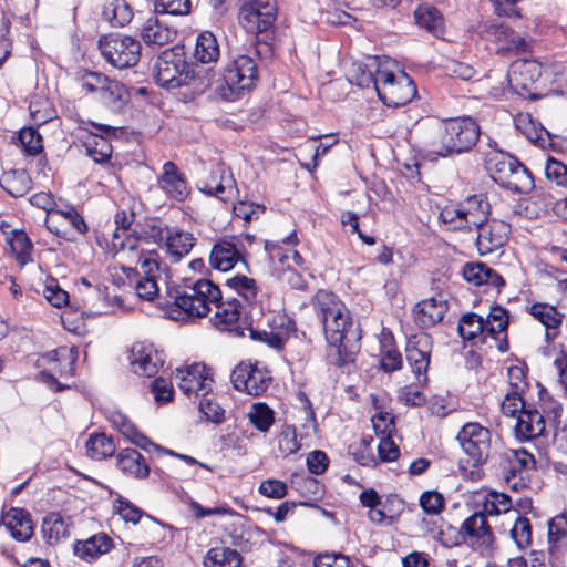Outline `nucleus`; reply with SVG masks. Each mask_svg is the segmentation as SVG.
Instances as JSON below:
<instances>
[{"instance_id": "nucleus-1", "label": "nucleus", "mask_w": 567, "mask_h": 567, "mask_svg": "<svg viewBox=\"0 0 567 567\" xmlns=\"http://www.w3.org/2000/svg\"><path fill=\"white\" fill-rule=\"evenodd\" d=\"M312 307L333 351L329 353L331 363L342 368L353 362L360 350L361 330L349 309L328 290H319L315 295Z\"/></svg>"}, {"instance_id": "nucleus-2", "label": "nucleus", "mask_w": 567, "mask_h": 567, "mask_svg": "<svg viewBox=\"0 0 567 567\" xmlns=\"http://www.w3.org/2000/svg\"><path fill=\"white\" fill-rule=\"evenodd\" d=\"M167 293L173 299L168 313L175 321L204 318L220 301L219 287L205 278L184 280L183 285L169 287Z\"/></svg>"}, {"instance_id": "nucleus-3", "label": "nucleus", "mask_w": 567, "mask_h": 567, "mask_svg": "<svg viewBox=\"0 0 567 567\" xmlns=\"http://www.w3.org/2000/svg\"><path fill=\"white\" fill-rule=\"evenodd\" d=\"M258 81V66L248 54H239L233 59L223 72H213L206 87L223 101L233 102L251 91Z\"/></svg>"}, {"instance_id": "nucleus-4", "label": "nucleus", "mask_w": 567, "mask_h": 567, "mask_svg": "<svg viewBox=\"0 0 567 567\" xmlns=\"http://www.w3.org/2000/svg\"><path fill=\"white\" fill-rule=\"evenodd\" d=\"M480 135V125L471 116L449 118L437 125L431 142L432 151L440 156L468 152L476 145Z\"/></svg>"}, {"instance_id": "nucleus-5", "label": "nucleus", "mask_w": 567, "mask_h": 567, "mask_svg": "<svg viewBox=\"0 0 567 567\" xmlns=\"http://www.w3.org/2000/svg\"><path fill=\"white\" fill-rule=\"evenodd\" d=\"M377 94L388 106L399 107L411 102L417 93L414 81L404 72L394 74L386 63L377 75Z\"/></svg>"}, {"instance_id": "nucleus-6", "label": "nucleus", "mask_w": 567, "mask_h": 567, "mask_svg": "<svg viewBox=\"0 0 567 567\" xmlns=\"http://www.w3.org/2000/svg\"><path fill=\"white\" fill-rule=\"evenodd\" d=\"M99 49L114 68L127 69L140 61L142 45L137 39L130 35L110 34L100 38Z\"/></svg>"}, {"instance_id": "nucleus-7", "label": "nucleus", "mask_w": 567, "mask_h": 567, "mask_svg": "<svg viewBox=\"0 0 567 567\" xmlns=\"http://www.w3.org/2000/svg\"><path fill=\"white\" fill-rule=\"evenodd\" d=\"M457 440L473 466L485 463L493 454L492 433L478 423H466Z\"/></svg>"}, {"instance_id": "nucleus-8", "label": "nucleus", "mask_w": 567, "mask_h": 567, "mask_svg": "<svg viewBox=\"0 0 567 567\" xmlns=\"http://www.w3.org/2000/svg\"><path fill=\"white\" fill-rule=\"evenodd\" d=\"M47 229L65 240H73V233L85 234L87 225L75 207L69 203H60L51 215L45 218Z\"/></svg>"}, {"instance_id": "nucleus-9", "label": "nucleus", "mask_w": 567, "mask_h": 567, "mask_svg": "<svg viewBox=\"0 0 567 567\" xmlns=\"http://www.w3.org/2000/svg\"><path fill=\"white\" fill-rule=\"evenodd\" d=\"M462 540L481 555L489 556L494 549L495 536L483 512H475L462 526Z\"/></svg>"}, {"instance_id": "nucleus-10", "label": "nucleus", "mask_w": 567, "mask_h": 567, "mask_svg": "<svg viewBox=\"0 0 567 567\" xmlns=\"http://www.w3.org/2000/svg\"><path fill=\"white\" fill-rule=\"evenodd\" d=\"M231 382L236 390L259 396L267 391L271 375L259 362H240L231 372Z\"/></svg>"}, {"instance_id": "nucleus-11", "label": "nucleus", "mask_w": 567, "mask_h": 567, "mask_svg": "<svg viewBox=\"0 0 567 567\" xmlns=\"http://www.w3.org/2000/svg\"><path fill=\"white\" fill-rule=\"evenodd\" d=\"M186 62L181 49L172 48L163 51L155 63L156 83L166 89H175L186 84L187 74H184Z\"/></svg>"}, {"instance_id": "nucleus-12", "label": "nucleus", "mask_w": 567, "mask_h": 567, "mask_svg": "<svg viewBox=\"0 0 567 567\" xmlns=\"http://www.w3.org/2000/svg\"><path fill=\"white\" fill-rule=\"evenodd\" d=\"M432 348V337L426 332L413 334L406 341L405 358L420 385H425L429 381Z\"/></svg>"}, {"instance_id": "nucleus-13", "label": "nucleus", "mask_w": 567, "mask_h": 567, "mask_svg": "<svg viewBox=\"0 0 567 567\" xmlns=\"http://www.w3.org/2000/svg\"><path fill=\"white\" fill-rule=\"evenodd\" d=\"M275 0H248L240 9L239 18L247 31L261 33L267 31L276 20Z\"/></svg>"}, {"instance_id": "nucleus-14", "label": "nucleus", "mask_w": 567, "mask_h": 567, "mask_svg": "<svg viewBox=\"0 0 567 567\" xmlns=\"http://www.w3.org/2000/svg\"><path fill=\"white\" fill-rule=\"evenodd\" d=\"M128 362L134 374L143 378H152L164 365L165 358L153 343L145 341L135 342L128 354Z\"/></svg>"}, {"instance_id": "nucleus-15", "label": "nucleus", "mask_w": 567, "mask_h": 567, "mask_svg": "<svg viewBox=\"0 0 567 567\" xmlns=\"http://www.w3.org/2000/svg\"><path fill=\"white\" fill-rule=\"evenodd\" d=\"M542 76V65L535 60H520L512 64L508 81L513 90L523 97H538L535 84Z\"/></svg>"}, {"instance_id": "nucleus-16", "label": "nucleus", "mask_w": 567, "mask_h": 567, "mask_svg": "<svg viewBox=\"0 0 567 567\" xmlns=\"http://www.w3.org/2000/svg\"><path fill=\"white\" fill-rule=\"evenodd\" d=\"M177 385L187 396H206L212 390L213 379L204 363H193L176 369Z\"/></svg>"}, {"instance_id": "nucleus-17", "label": "nucleus", "mask_w": 567, "mask_h": 567, "mask_svg": "<svg viewBox=\"0 0 567 567\" xmlns=\"http://www.w3.org/2000/svg\"><path fill=\"white\" fill-rule=\"evenodd\" d=\"M476 247L480 255L492 254L508 240L511 225L499 219H487L477 228Z\"/></svg>"}, {"instance_id": "nucleus-18", "label": "nucleus", "mask_w": 567, "mask_h": 567, "mask_svg": "<svg viewBox=\"0 0 567 567\" xmlns=\"http://www.w3.org/2000/svg\"><path fill=\"white\" fill-rule=\"evenodd\" d=\"M198 189L226 203L236 190L235 179L226 166L218 164L212 168L208 178L200 182Z\"/></svg>"}, {"instance_id": "nucleus-19", "label": "nucleus", "mask_w": 567, "mask_h": 567, "mask_svg": "<svg viewBox=\"0 0 567 567\" xmlns=\"http://www.w3.org/2000/svg\"><path fill=\"white\" fill-rule=\"evenodd\" d=\"M463 278L474 286H485L487 289H495L497 292L505 286L504 278L492 267L483 262H467L463 266Z\"/></svg>"}, {"instance_id": "nucleus-20", "label": "nucleus", "mask_w": 567, "mask_h": 567, "mask_svg": "<svg viewBox=\"0 0 567 567\" xmlns=\"http://www.w3.org/2000/svg\"><path fill=\"white\" fill-rule=\"evenodd\" d=\"M235 237H224L212 248L209 264L219 271H228L243 260Z\"/></svg>"}, {"instance_id": "nucleus-21", "label": "nucleus", "mask_w": 567, "mask_h": 567, "mask_svg": "<svg viewBox=\"0 0 567 567\" xmlns=\"http://www.w3.org/2000/svg\"><path fill=\"white\" fill-rule=\"evenodd\" d=\"M158 185L171 198L177 202H183L188 195V186L184 174L171 161L163 165Z\"/></svg>"}, {"instance_id": "nucleus-22", "label": "nucleus", "mask_w": 567, "mask_h": 567, "mask_svg": "<svg viewBox=\"0 0 567 567\" xmlns=\"http://www.w3.org/2000/svg\"><path fill=\"white\" fill-rule=\"evenodd\" d=\"M446 311L447 303L444 299L431 297L414 306L413 319L420 328H429L442 321Z\"/></svg>"}, {"instance_id": "nucleus-23", "label": "nucleus", "mask_w": 567, "mask_h": 567, "mask_svg": "<svg viewBox=\"0 0 567 567\" xmlns=\"http://www.w3.org/2000/svg\"><path fill=\"white\" fill-rule=\"evenodd\" d=\"M545 432L544 415L533 405H528L517 415L515 434L519 440H533Z\"/></svg>"}, {"instance_id": "nucleus-24", "label": "nucleus", "mask_w": 567, "mask_h": 567, "mask_svg": "<svg viewBox=\"0 0 567 567\" xmlns=\"http://www.w3.org/2000/svg\"><path fill=\"white\" fill-rule=\"evenodd\" d=\"M518 159L508 153L495 151L487 155V168L493 181L505 188L516 167Z\"/></svg>"}, {"instance_id": "nucleus-25", "label": "nucleus", "mask_w": 567, "mask_h": 567, "mask_svg": "<svg viewBox=\"0 0 567 567\" xmlns=\"http://www.w3.org/2000/svg\"><path fill=\"white\" fill-rule=\"evenodd\" d=\"M488 213L489 204L483 195L470 196L461 203V226L468 230L477 228L487 220Z\"/></svg>"}, {"instance_id": "nucleus-26", "label": "nucleus", "mask_w": 567, "mask_h": 567, "mask_svg": "<svg viewBox=\"0 0 567 567\" xmlns=\"http://www.w3.org/2000/svg\"><path fill=\"white\" fill-rule=\"evenodd\" d=\"M2 520L11 536L18 542H27L33 535V524L29 512L22 508H10Z\"/></svg>"}, {"instance_id": "nucleus-27", "label": "nucleus", "mask_w": 567, "mask_h": 567, "mask_svg": "<svg viewBox=\"0 0 567 567\" xmlns=\"http://www.w3.org/2000/svg\"><path fill=\"white\" fill-rule=\"evenodd\" d=\"M141 37L147 45L163 47L175 39L176 31L153 16L142 25Z\"/></svg>"}, {"instance_id": "nucleus-28", "label": "nucleus", "mask_w": 567, "mask_h": 567, "mask_svg": "<svg viewBox=\"0 0 567 567\" xmlns=\"http://www.w3.org/2000/svg\"><path fill=\"white\" fill-rule=\"evenodd\" d=\"M116 466L125 475L135 478H145L150 474L145 458L135 449L121 450L116 455Z\"/></svg>"}, {"instance_id": "nucleus-29", "label": "nucleus", "mask_w": 567, "mask_h": 567, "mask_svg": "<svg viewBox=\"0 0 567 567\" xmlns=\"http://www.w3.org/2000/svg\"><path fill=\"white\" fill-rule=\"evenodd\" d=\"M528 312L546 327L547 341H550L557 337L558 329L564 320V315L560 313L554 306L536 302L529 307Z\"/></svg>"}, {"instance_id": "nucleus-30", "label": "nucleus", "mask_w": 567, "mask_h": 567, "mask_svg": "<svg viewBox=\"0 0 567 567\" xmlns=\"http://www.w3.org/2000/svg\"><path fill=\"white\" fill-rule=\"evenodd\" d=\"M388 62H380L379 58L374 56L369 60L368 64L353 63L349 71L351 82L359 87L373 86L377 91V75L379 71L384 70Z\"/></svg>"}, {"instance_id": "nucleus-31", "label": "nucleus", "mask_w": 567, "mask_h": 567, "mask_svg": "<svg viewBox=\"0 0 567 567\" xmlns=\"http://www.w3.org/2000/svg\"><path fill=\"white\" fill-rule=\"evenodd\" d=\"M195 240L193 234L188 231L168 230L165 238V247L173 262H177L188 255L195 245Z\"/></svg>"}, {"instance_id": "nucleus-32", "label": "nucleus", "mask_w": 567, "mask_h": 567, "mask_svg": "<svg viewBox=\"0 0 567 567\" xmlns=\"http://www.w3.org/2000/svg\"><path fill=\"white\" fill-rule=\"evenodd\" d=\"M103 18L114 28H122L133 19V9L125 0H112L102 11Z\"/></svg>"}, {"instance_id": "nucleus-33", "label": "nucleus", "mask_w": 567, "mask_h": 567, "mask_svg": "<svg viewBox=\"0 0 567 567\" xmlns=\"http://www.w3.org/2000/svg\"><path fill=\"white\" fill-rule=\"evenodd\" d=\"M219 54L220 50L217 39L212 32L204 31L198 34L194 52V56L198 62L203 64L216 62Z\"/></svg>"}, {"instance_id": "nucleus-34", "label": "nucleus", "mask_w": 567, "mask_h": 567, "mask_svg": "<svg viewBox=\"0 0 567 567\" xmlns=\"http://www.w3.org/2000/svg\"><path fill=\"white\" fill-rule=\"evenodd\" d=\"M112 540L105 534H97L74 547L75 554L84 559L92 560L97 556L105 554L111 548Z\"/></svg>"}, {"instance_id": "nucleus-35", "label": "nucleus", "mask_w": 567, "mask_h": 567, "mask_svg": "<svg viewBox=\"0 0 567 567\" xmlns=\"http://www.w3.org/2000/svg\"><path fill=\"white\" fill-rule=\"evenodd\" d=\"M2 188L12 197H22L30 189L32 181L25 171H11L1 177Z\"/></svg>"}, {"instance_id": "nucleus-36", "label": "nucleus", "mask_w": 567, "mask_h": 567, "mask_svg": "<svg viewBox=\"0 0 567 567\" xmlns=\"http://www.w3.org/2000/svg\"><path fill=\"white\" fill-rule=\"evenodd\" d=\"M205 567H240L241 556L228 547L210 548L204 559Z\"/></svg>"}, {"instance_id": "nucleus-37", "label": "nucleus", "mask_w": 567, "mask_h": 567, "mask_svg": "<svg viewBox=\"0 0 567 567\" xmlns=\"http://www.w3.org/2000/svg\"><path fill=\"white\" fill-rule=\"evenodd\" d=\"M41 532L48 542L56 543L69 535V525L60 513L52 512L43 518Z\"/></svg>"}, {"instance_id": "nucleus-38", "label": "nucleus", "mask_w": 567, "mask_h": 567, "mask_svg": "<svg viewBox=\"0 0 567 567\" xmlns=\"http://www.w3.org/2000/svg\"><path fill=\"white\" fill-rule=\"evenodd\" d=\"M100 100L113 110H121L128 100V92L124 84L109 79L100 94Z\"/></svg>"}, {"instance_id": "nucleus-39", "label": "nucleus", "mask_w": 567, "mask_h": 567, "mask_svg": "<svg viewBox=\"0 0 567 567\" xmlns=\"http://www.w3.org/2000/svg\"><path fill=\"white\" fill-rule=\"evenodd\" d=\"M86 454L91 458L103 460L114 454L115 443L112 437L104 433H95L90 435L85 443Z\"/></svg>"}, {"instance_id": "nucleus-40", "label": "nucleus", "mask_w": 567, "mask_h": 567, "mask_svg": "<svg viewBox=\"0 0 567 567\" xmlns=\"http://www.w3.org/2000/svg\"><path fill=\"white\" fill-rule=\"evenodd\" d=\"M416 24L430 32L436 33L442 30L443 17L439 10L429 4H420L414 11Z\"/></svg>"}, {"instance_id": "nucleus-41", "label": "nucleus", "mask_w": 567, "mask_h": 567, "mask_svg": "<svg viewBox=\"0 0 567 567\" xmlns=\"http://www.w3.org/2000/svg\"><path fill=\"white\" fill-rule=\"evenodd\" d=\"M534 187L535 183L530 171L523 163L518 162V167L515 168L505 189L518 194H528Z\"/></svg>"}, {"instance_id": "nucleus-42", "label": "nucleus", "mask_w": 567, "mask_h": 567, "mask_svg": "<svg viewBox=\"0 0 567 567\" xmlns=\"http://www.w3.org/2000/svg\"><path fill=\"white\" fill-rule=\"evenodd\" d=\"M509 534L519 550H526L532 546L533 529L530 520L527 517L517 516Z\"/></svg>"}, {"instance_id": "nucleus-43", "label": "nucleus", "mask_w": 567, "mask_h": 567, "mask_svg": "<svg viewBox=\"0 0 567 567\" xmlns=\"http://www.w3.org/2000/svg\"><path fill=\"white\" fill-rule=\"evenodd\" d=\"M517 464L518 461L514 457V450H507L499 454L501 475L513 489H518V482L516 478L519 477V480H523Z\"/></svg>"}, {"instance_id": "nucleus-44", "label": "nucleus", "mask_w": 567, "mask_h": 567, "mask_svg": "<svg viewBox=\"0 0 567 567\" xmlns=\"http://www.w3.org/2000/svg\"><path fill=\"white\" fill-rule=\"evenodd\" d=\"M460 336L465 340H473L484 334V319L476 313L463 315L457 327Z\"/></svg>"}, {"instance_id": "nucleus-45", "label": "nucleus", "mask_w": 567, "mask_h": 567, "mask_svg": "<svg viewBox=\"0 0 567 567\" xmlns=\"http://www.w3.org/2000/svg\"><path fill=\"white\" fill-rule=\"evenodd\" d=\"M248 417L260 432H267L275 422L274 411L261 402L252 404Z\"/></svg>"}, {"instance_id": "nucleus-46", "label": "nucleus", "mask_w": 567, "mask_h": 567, "mask_svg": "<svg viewBox=\"0 0 567 567\" xmlns=\"http://www.w3.org/2000/svg\"><path fill=\"white\" fill-rule=\"evenodd\" d=\"M213 308L216 309L215 317L219 323L231 324L239 319L240 303L236 298L224 301L220 295V301L214 303Z\"/></svg>"}, {"instance_id": "nucleus-47", "label": "nucleus", "mask_w": 567, "mask_h": 567, "mask_svg": "<svg viewBox=\"0 0 567 567\" xmlns=\"http://www.w3.org/2000/svg\"><path fill=\"white\" fill-rule=\"evenodd\" d=\"M226 285L248 302L254 301L257 297L258 288L256 281L245 275H236L228 278Z\"/></svg>"}, {"instance_id": "nucleus-48", "label": "nucleus", "mask_w": 567, "mask_h": 567, "mask_svg": "<svg viewBox=\"0 0 567 567\" xmlns=\"http://www.w3.org/2000/svg\"><path fill=\"white\" fill-rule=\"evenodd\" d=\"M567 537V513L558 514L548 522V550L555 551L558 543Z\"/></svg>"}, {"instance_id": "nucleus-49", "label": "nucleus", "mask_w": 567, "mask_h": 567, "mask_svg": "<svg viewBox=\"0 0 567 567\" xmlns=\"http://www.w3.org/2000/svg\"><path fill=\"white\" fill-rule=\"evenodd\" d=\"M86 152L89 156L95 163H105L111 158L112 145L107 138L99 135H94L85 143Z\"/></svg>"}, {"instance_id": "nucleus-50", "label": "nucleus", "mask_w": 567, "mask_h": 567, "mask_svg": "<svg viewBox=\"0 0 567 567\" xmlns=\"http://www.w3.org/2000/svg\"><path fill=\"white\" fill-rule=\"evenodd\" d=\"M511 507L512 499L508 495L493 492L484 502L483 509L481 512L485 513L486 516H494L509 512Z\"/></svg>"}, {"instance_id": "nucleus-51", "label": "nucleus", "mask_w": 567, "mask_h": 567, "mask_svg": "<svg viewBox=\"0 0 567 567\" xmlns=\"http://www.w3.org/2000/svg\"><path fill=\"white\" fill-rule=\"evenodd\" d=\"M546 178L557 186L567 187V165L548 156L544 166Z\"/></svg>"}, {"instance_id": "nucleus-52", "label": "nucleus", "mask_w": 567, "mask_h": 567, "mask_svg": "<svg viewBox=\"0 0 567 567\" xmlns=\"http://www.w3.org/2000/svg\"><path fill=\"white\" fill-rule=\"evenodd\" d=\"M19 141L28 155L35 156L43 151L42 136L34 127H24L19 133Z\"/></svg>"}, {"instance_id": "nucleus-53", "label": "nucleus", "mask_w": 567, "mask_h": 567, "mask_svg": "<svg viewBox=\"0 0 567 567\" xmlns=\"http://www.w3.org/2000/svg\"><path fill=\"white\" fill-rule=\"evenodd\" d=\"M419 504L425 514L439 516L445 508V498L437 491H426L421 494Z\"/></svg>"}, {"instance_id": "nucleus-54", "label": "nucleus", "mask_w": 567, "mask_h": 567, "mask_svg": "<svg viewBox=\"0 0 567 567\" xmlns=\"http://www.w3.org/2000/svg\"><path fill=\"white\" fill-rule=\"evenodd\" d=\"M12 251L16 254L17 260L21 266L25 265L30 260V254L32 250V244L28 236L20 231L14 233L12 238L9 240Z\"/></svg>"}, {"instance_id": "nucleus-55", "label": "nucleus", "mask_w": 567, "mask_h": 567, "mask_svg": "<svg viewBox=\"0 0 567 567\" xmlns=\"http://www.w3.org/2000/svg\"><path fill=\"white\" fill-rule=\"evenodd\" d=\"M138 264L144 274V277L157 279L161 267V258L157 250H141L138 256Z\"/></svg>"}, {"instance_id": "nucleus-56", "label": "nucleus", "mask_w": 567, "mask_h": 567, "mask_svg": "<svg viewBox=\"0 0 567 567\" xmlns=\"http://www.w3.org/2000/svg\"><path fill=\"white\" fill-rule=\"evenodd\" d=\"M528 405L529 404H527L523 399V393L508 391L501 403V410L504 415L514 417L518 415L522 410H525Z\"/></svg>"}, {"instance_id": "nucleus-57", "label": "nucleus", "mask_w": 567, "mask_h": 567, "mask_svg": "<svg viewBox=\"0 0 567 567\" xmlns=\"http://www.w3.org/2000/svg\"><path fill=\"white\" fill-rule=\"evenodd\" d=\"M155 8L162 13L187 16L192 11V2L190 0H156Z\"/></svg>"}, {"instance_id": "nucleus-58", "label": "nucleus", "mask_w": 567, "mask_h": 567, "mask_svg": "<svg viewBox=\"0 0 567 567\" xmlns=\"http://www.w3.org/2000/svg\"><path fill=\"white\" fill-rule=\"evenodd\" d=\"M114 509L127 523L137 524L143 516V512L130 501L118 496L114 502Z\"/></svg>"}, {"instance_id": "nucleus-59", "label": "nucleus", "mask_w": 567, "mask_h": 567, "mask_svg": "<svg viewBox=\"0 0 567 567\" xmlns=\"http://www.w3.org/2000/svg\"><path fill=\"white\" fill-rule=\"evenodd\" d=\"M315 567H352L351 560L348 556L341 553H323L319 554L313 559Z\"/></svg>"}, {"instance_id": "nucleus-60", "label": "nucleus", "mask_w": 567, "mask_h": 567, "mask_svg": "<svg viewBox=\"0 0 567 567\" xmlns=\"http://www.w3.org/2000/svg\"><path fill=\"white\" fill-rule=\"evenodd\" d=\"M109 78L105 76L102 73L99 72H85L81 79V86L87 92V93H99L101 94L102 90L104 89L105 84H107Z\"/></svg>"}, {"instance_id": "nucleus-61", "label": "nucleus", "mask_w": 567, "mask_h": 567, "mask_svg": "<svg viewBox=\"0 0 567 567\" xmlns=\"http://www.w3.org/2000/svg\"><path fill=\"white\" fill-rule=\"evenodd\" d=\"M435 540L447 548L457 546L463 542L461 528L456 529L455 527L441 522V529L437 532Z\"/></svg>"}, {"instance_id": "nucleus-62", "label": "nucleus", "mask_w": 567, "mask_h": 567, "mask_svg": "<svg viewBox=\"0 0 567 567\" xmlns=\"http://www.w3.org/2000/svg\"><path fill=\"white\" fill-rule=\"evenodd\" d=\"M152 393L158 403H167L173 400L174 389L171 381L159 377L151 384Z\"/></svg>"}, {"instance_id": "nucleus-63", "label": "nucleus", "mask_w": 567, "mask_h": 567, "mask_svg": "<svg viewBox=\"0 0 567 567\" xmlns=\"http://www.w3.org/2000/svg\"><path fill=\"white\" fill-rule=\"evenodd\" d=\"M258 492L268 498L280 499L287 495L288 487L282 481L266 480L259 485Z\"/></svg>"}, {"instance_id": "nucleus-64", "label": "nucleus", "mask_w": 567, "mask_h": 567, "mask_svg": "<svg viewBox=\"0 0 567 567\" xmlns=\"http://www.w3.org/2000/svg\"><path fill=\"white\" fill-rule=\"evenodd\" d=\"M199 411L213 423L219 424L224 421V410L213 399L203 396L199 402Z\"/></svg>"}]
</instances>
